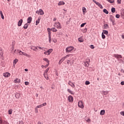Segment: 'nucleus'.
<instances>
[{
    "mask_svg": "<svg viewBox=\"0 0 124 124\" xmlns=\"http://www.w3.org/2000/svg\"><path fill=\"white\" fill-rule=\"evenodd\" d=\"M53 27H54V28H56V29H62V25L59 21L54 22L53 24Z\"/></svg>",
    "mask_w": 124,
    "mask_h": 124,
    "instance_id": "1",
    "label": "nucleus"
},
{
    "mask_svg": "<svg viewBox=\"0 0 124 124\" xmlns=\"http://www.w3.org/2000/svg\"><path fill=\"white\" fill-rule=\"evenodd\" d=\"M73 60V57H69V59L67 60V64H70L71 66H72V64L74 63V62H73V61H72Z\"/></svg>",
    "mask_w": 124,
    "mask_h": 124,
    "instance_id": "2",
    "label": "nucleus"
},
{
    "mask_svg": "<svg viewBox=\"0 0 124 124\" xmlns=\"http://www.w3.org/2000/svg\"><path fill=\"white\" fill-rule=\"evenodd\" d=\"M73 50H74V46H71L67 47L65 49L66 53H70Z\"/></svg>",
    "mask_w": 124,
    "mask_h": 124,
    "instance_id": "3",
    "label": "nucleus"
},
{
    "mask_svg": "<svg viewBox=\"0 0 124 124\" xmlns=\"http://www.w3.org/2000/svg\"><path fill=\"white\" fill-rule=\"evenodd\" d=\"M93 2H94V3H95V4L98 5V6L99 7H100V8H101V9H103V6H102V5H101V4L97 2L96 1H95V0H93Z\"/></svg>",
    "mask_w": 124,
    "mask_h": 124,
    "instance_id": "4",
    "label": "nucleus"
},
{
    "mask_svg": "<svg viewBox=\"0 0 124 124\" xmlns=\"http://www.w3.org/2000/svg\"><path fill=\"white\" fill-rule=\"evenodd\" d=\"M78 106L80 108H81L83 109L84 108V104L83 103V102L82 101H79L78 103Z\"/></svg>",
    "mask_w": 124,
    "mask_h": 124,
    "instance_id": "5",
    "label": "nucleus"
},
{
    "mask_svg": "<svg viewBox=\"0 0 124 124\" xmlns=\"http://www.w3.org/2000/svg\"><path fill=\"white\" fill-rule=\"evenodd\" d=\"M71 57H73V55L72 54H68V55H67L66 56L62 58L61 60H62V62H63V61H64L65 59H67L68 58Z\"/></svg>",
    "mask_w": 124,
    "mask_h": 124,
    "instance_id": "6",
    "label": "nucleus"
},
{
    "mask_svg": "<svg viewBox=\"0 0 124 124\" xmlns=\"http://www.w3.org/2000/svg\"><path fill=\"white\" fill-rule=\"evenodd\" d=\"M90 62H91V60L88 59L87 61L84 62V66L88 67V66L90 65Z\"/></svg>",
    "mask_w": 124,
    "mask_h": 124,
    "instance_id": "7",
    "label": "nucleus"
},
{
    "mask_svg": "<svg viewBox=\"0 0 124 124\" xmlns=\"http://www.w3.org/2000/svg\"><path fill=\"white\" fill-rule=\"evenodd\" d=\"M68 101L69 102H73V97L71 95L69 96L68 97Z\"/></svg>",
    "mask_w": 124,
    "mask_h": 124,
    "instance_id": "8",
    "label": "nucleus"
},
{
    "mask_svg": "<svg viewBox=\"0 0 124 124\" xmlns=\"http://www.w3.org/2000/svg\"><path fill=\"white\" fill-rule=\"evenodd\" d=\"M3 76H4V77L8 78L10 77V73L8 72L4 73L3 74Z\"/></svg>",
    "mask_w": 124,
    "mask_h": 124,
    "instance_id": "9",
    "label": "nucleus"
},
{
    "mask_svg": "<svg viewBox=\"0 0 124 124\" xmlns=\"http://www.w3.org/2000/svg\"><path fill=\"white\" fill-rule=\"evenodd\" d=\"M0 124H9L6 121H3L2 119H0Z\"/></svg>",
    "mask_w": 124,
    "mask_h": 124,
    "instance_id": "10",
    "label": "nucleus"
},
{
    "mask_svg": "<svg viewBox=\"0 0 124 124\" xmlns=\"http://www.w3.org/2000/svg\"><path fill=\"white\" fill-rule=\"evenodd\" d=\"M114 58H116V59H122L123 57L121 55L119 54H114Z\"/></svg>",
    "mask_w": 124,
    "mask_h": 124,
    "instance_id": "11",
    "label": "nucleus"
},
{
    "mask_svg": "<svg viewBox=\"0 0 124 124\" xmlns=\"http://www.w3.org/2000/svg\"><path fill=\"white\" fill-rule=\"evenodd\" d=\"M31 21H32V18L31 16H30L27 19V24H31Z\"/></svg>",
    "mask_w": 124,
    "mask_h": 124,
    "instance_id": "12",
    "label": "nucleus"
},
{
    "mask_svg": "<svg viewBox=\"0 0 124 124\" xmlns=\"http://www.w3.org/2000/svg\"><path fill=\"white\" fill-rule=\"evenodd\" d=\"M30 48L31 50H33V51H35V52H36V49H37V46H30Z\"/></svg>",
    "mask_w": 124,
    "mask_h": 124,
    "instance_id": "13",
    "label": "nucleus"
},
{
    "mask_svg": "<svg viewBox=\"0 0 124 124\" xmlns=\"http://www.w3.org/2000/svg\"><path fill=\"white\" fill-rule=\"evenodd\" d=\"M19 55H20L21 56L23 55V56H26V57H29V55H28V54H27L25 52H23L21 50H20V52L19 53Z\"/></svg>",
    "mask_w": 124,
    "mask_h": 124,
    "instance_id": "14",
    "label": "nucleus"
},
{
    "mask_svg": "<svg viewBox=\"0 0 124 124\" xmlns=\"http://www.w3.org/2000/svg\"><path fill=\"white\" fill-rule=\"evenodd\" d=\"M23 23V19H21L18 22L17 25L18 27H21L22 26V24Z\"/></svg>",
    "mask_w": 124,
    "mask_h": 124,
    "instance_id": "15",
    "label": "nucleus"
},
{
    "mask_svg": "<svg viewBox=\"0 0 124 124\" xmlns=\"http://www.w3.org/2000/svg\"><path fill=\"white\" fill-rule=\"evenodd\" d=\"M68 85L71 86L72 88H75V85H74V83H73L72 82L69 81L68 82Z\"/></svg>",
    "mask_w": 124,
    "mask_h": 124,
    "instance_id": "16",
    "label": "nucleus"
},
{
    "mask_svg": "<svg viewBox=\"0 0 124 124\" xmlns=\"http://www.w3.org/2000/svg\"><path fill=\"white\" fill-rule=\"evenodd\" d=\"M46 105H47V103H44L42 105L37 106V108H41L42 107H43V106H46Z\"/></svg>",
    "mask_w": 124,
    "mask_h": 124,
    "instance_id": "17",
    "label": "nucleus"
},
{
    "mask_svg": "<svg viewBox=\"0 0 124 124\" xmlns=\"http://www.w3.org/2000/svg\"><path fill=\"white\" fill-rule=\"evenodd\" d=\"M14 83H16V84H19L21 82V80L19 78H16L14 81Z\"/></svg>",
    "mask_w": 124,
    "mask_h": 124,
    "instance_id": "18",
    "label": "nucleus"
},
{
    "mask_svg": "<svg viewBox=\"0 0 124 124\" xmlns=\"http://www.w3.org/2000/svg\"><path fill=\"white\" fill-rule=\"evenodd\" d=\"M39 14L40 15H44V12H43V10H42V9H39Z\"/></svg>",
    "mask_w": 124,
    "mask_h": 124,
    "instance_id": "19",
    "label": "nucleus"
},
{
    "mask_svg": "<svg viewBox=\"0 0 124 124\" xmlns=\"http://www.w3.org/2000/svg\"><path fill=\"white\" fill-rule=\"evenodd\" d=\"M51 31H53V32H57V31H58V30H57V29H56V27H53V28H51Z\"/></svg>",
    "mask_w": 124,
    "mask_h": 124,
    "instance_id": "20",
    "label": "nucleus"
},
{
    "mask_svg": "<svg viewBox=\"0 0 124 124\" xmlns=\"http://www.w3.org/2000/svg\"><path fill=\"white\" fill-rule=\"evenodd\" d=\"M82 12L84 15H85V13H87V9H86L85 7H82Z\"/></svg>",
    "mask_w": 124,
    "mask_h": 124,
    "instance_id": "21",
    "label": "nucleus"
},
{
    "mask_svg": "<svg viewBox=\"0 0 124 124\" xmlns=\"http://www.w3.org/2000/svg\"><path fill=\"white\" fill-rule=\"evenodd\" d=\"M102 93L104 94V95H107L108 93H109V91H102Z\"/></svg>",
    "mask_w": 124,
    "mask_h": 124,
    "instance_id": "22",
    "label": "nucleus"
},
{
    "mask_svg": "<svg viewBox=\"0 0 124 124\" xmlns=\"http://www.w3.org/2000/svg\"><path fill=\"white\" fill-rule=\"evenodd\" d=\"M52 52H53V49L51 48V49H48L46 51V53H47V55H50V53H51Z\"/></svg>",
    "mask_w": 124,
    "mask_h": 124,
    "instance_id": "23",
    "label": "nucleus"
},
{
    "mask_svg": "<svg viewBox=\"0 0 124 124\" xmlns=\"http://www.w3.org/2000/svg\"><path fill=\"white\" fill-rule=\"evenodd\" d=\"M64 4H65V3H64V2H63V1H60V2L58 3V5H59V6H61V5H64Z\"/></svg>",
    "mask_w": 124,
    "mask_h": 124,
    "instance_id": "24",
    "label": "nucleus"
},
{
    "mask_svg": "<svg viewBox=\"0 0 124 124\" xmlns=\"http://www.w3.org/2000/svg\"><path fill=\"white\" fill-rule=\"evenodd\" d=\"M18 62V59H15L13 62V66H15L16 63Z\"/></svg>",
    "mask_w": 124,
    "mask_h": 124,
    "instance_id": "25",
    "label": "nucleus"
},
{
    "mask_svg": "<svg viewBox=\"0 0 124 124\" xmlns=\"http://www.w3.org/2000/svg\"><path fill=\"white\" fill-rule=\"evenodd\" d=\"M109 19L111 21V22H112V23H113V24H114V16H111L109 17Z\"/></svg>",
    "mask_w": 124,
    "mask_h": 124,
    "instance_id": "26",
    "label": "nucleus"
},
{
    "mask_svg": "<svg viewBox=\"0 0 124 124\" xmlns=\"http://www.w3.org/2000/svg\"><path fill=\"white\" fill-rule=\"evenodd\" d=\"M0 14L1 15V17L2 19V20L4 19V16H3V14H2V11H0Z\"/></svg>",
    "mask_w": 124,
    "mask_h": 124,
    "instance_id": "27",
    "label": "nucleus"
},
{
    "mask_svg": "<svg viewBox=\"0 0 124 124\" xmlns=\"http://www.w3.org/2000/svg\"><path fill=\"white\" fill-rule=\"evenodd\" d=\"M40 22V18H38L37 20L36 21V26H37Z\"/></svg>",
    "mask_w": 124,
    "mask_h": 124,
    "instance_id": "28",
    "label": "nucleus"
},
{
    "mask_svg": "<svg viewBox=\"0 0 124 124\" xmlns=\"http://www.w3.org/2000/svg\"><path fill=\"white\" fill-rule=\"evenodd\" d=\"M28 27H29V24H28V23H26L24 25L23 28H24V29H25V30H27V29H28Z\"/></svg>",
    "mask_w": 124,
    "mask_h": 124,
    "instance_id": "29",
    "label": "nucleus"
},
{
    "mask_svg": "<svg viewBox=\"0 0 124 124\" xmlns=\"http://www.w3.org/2000/svg\"><path fill=\"white\" fill-rule=\"evenodd\" d=\"M104 114H105V110L103 109L101 110L100 112V115H104Z\"/></svg>",
    "mask_w": 124,
    "mask_h": 124,
    "instance_id": "30",
    "label": "nucleus"
},
{
    "mask_svg": "<svg viewBox=\"0 0 124 124\" xmlns=\"http://www.w3.org/2000/svg\"><path fill=\"white\" fill-rule=\"evenodd\" d=\"M16 98H19L21 97V95L19 93H16L15 95Z\"/></svg>",
    "mask_w": 124,
    "mask_h": 124,
    "instance_id": "31",
    "label": "nucleus"
},
{
    "mask_svg": "<svg viewBox=\"0 0 124 124\" xmlns=\"http://www.w3.org/2000/svg\"><path fill=\"white\" fill-rule=\"evenodd\" d=\"M48 40L49 43H51V42H52V38H51V35H48Z\"/></svg>",
    "mask_w": 124,
    "mask_h": 124,
    "instance_id": "32",
    "label": "nucleus"
},
{
    "mask_svg": "<svg viewBox=\"0 0 124 124\" xmlns=\"http://www.w3.org/2000/svg\"><path fill=\"white\" fill-rule=\"evenodd\" d=\"M67 92H68V93H71V94H74V93H73V92H72V91L70 90V89H67Z\"/></svg>",
    "mask_w": 124,
    "mask_h": 124,
    "instance_id": "33",
    "label": "nucleus"
},
{
    "mask_svg": "<svg viewBox=\"0 0 124 124\" xmlns=\"http://www.w3.org/2000/svg\"><path fill=\"white\" fill-rule=\"evenodd\" d=\"M47 31H48V35H51V29H50V28H47Z\"/></svg>",
    "mask_w": 124,
    "mask_h": 124,
    "instance_id": "34",
    "label": "nucleus"
},
{
    "mask_svg": "<svg viewBox=\"0 0 124 124\" xmlns=\"http://www.w3.org/2000/svg\"><path fill=\"white\" fill-rule=\"evenodd\" d=\"M103 12L104 13H106V14H109V12H108V11H107L106 10V9H105L103 10Z\"/></svg>",
    "mask_w": 124,
    "mask_h": 124,
    "instance_id": "35",
    "label": "nucleus"
},
{
    "mask_svg": "<svg viewBox=\"0 0 124 124\" xmlns=\"http://www.w3.org/2000/svg\"><path fill=\"white\" fill-rule=\"evenodd\" d=\"M43 61H45V62H47L48 64H49V60H48V59L44 58Z\"/></svg>",
    "mask_w": 124,
    "mask_h": 124,
    "instance_id": "36",
    "label": "nucleus"
},
{
    "mask_svg": "<svg viewBox=\"0 0 124 124\" xmlns=\"http://www.w3.org/2000/svg\"><path fill=\"white\" fill-rule=\"evenodd\" d=\"M111 12L112 13H115V12H116V9L115 8H111Z\"/></svg>",
    "mask_w": 124,
    "mask_h": 124,
    "instance_id": "37",
    "label": "nucleus"
},
{
    "mask_svg": "<svg viewBox=\"0 0 124 124\" xmlns=\"http://www.w3.org/2000/svg\"><path fill=\"white\" fill-rule=\"evenodd\" d=\"M8 114L9 115H11L12 114V109H9L8 110Z\"/></svg>",
    "mask_w": 124,
    "mask_h": 124,
    "instance_id": "38",
    "label": "nucleus"
},
{
    "mask_svg": "<svg viewBox=\"0 0 124 124\" xmlns=\"http://www.w3.org/2000/svg\"><path fill=\"white\" fill-rule=\"evenodd\" d=\"M49 66V64H46V65H42V67L43 68H46V67H48V66Z\"/></svg>",
    "mask_w": 124,
    "mask_h": 124,
    "instance_id": "39",
    "label": "nucleus"
},
{
    "mask_svg": "<svg viewBox=\"0 0 124 124\" xmlns=\"http://www.w3.org/2000/svg\"><path fill=\"white\" fill-rule=\"evenodd\" d=\"M103 33L104 34H108V31L106 30H104Z\"/></svg>",
    "mask_w": 124,
    "mask_h": 124,
    "instance_id": "40",
    "label": "nucleus"
},
{
    "mask_svg": "<svg viewBox=\"0 0 124 124\" xmlns=\"http://www.w3.org/2000/svg\"><path fill=\"white\" fill-rule=\"evenodd\" d=\"M50 69L49 68H47L45 71V73L44 74H47V72H48V71H49V70Z\"/></svg>",
    "mask_w": 124,
    "mask_h": 124,
    "instance_id": "41",
    "label": "nucleus"
},
{
    "mask_svg": "<svg viewBox=\"0 0 124 124\" xmlns=\"http://www.w3.org/2000/svg\"><path fill=\"white\" fill-rule=\"evenodd\" d=\"M78 41L79 42H84V40H83V39H82L81 38H78Z\"/></svg>",
    "mask_w": 124,
    "mask_h": 124,
    "instance_id": "42",
    "label": "nucleus"
},
{
    "mask_svg": "<svg viewBox=\"0 0 124 124\" xmlns=\"http://www.w3.org/2000/svg\"><path fill=\"white\" fill-rule=\"evenodd\" d=\"M46 74H44V77L46 79V80H48L49 79V77L46 76Z\"/></svg>",
    "mask_w": 124,
    "mask_h": 124,
    "instance_id": "43",
    "label": "nucleus"
},
{
    "mask_svg": "<svg viewBox=\"0 0 124 124\" xmlns=\"http://www.w3.org/2000/svg\"><path fill=\"white\" fill-rule=\"evenodd\" d=\"M87 123L88 124H91V119L90 118H88L87 120H86Z\"/></svg>",
    "mask_w": 124,
    "mask_h": 124,
    "instance_id": "44",
    "label": "nucleus"
},
{
    "mask_svg": "<svg viewBox=\"0 0 124 124\" xmlns=\"http://www.w3.org/2000/svg\"><path fill=\"white\" fill-rule=\"evenodd\" d=\"M87 23H82L81 24V25H80L81 28H83V27L85 26V25H86Z\"/></svg>",
    "mask_w": 124,
    "mask_h": 124,
    "instance_id": "45",
    "label": "nucleus"
},
{
    "mask_svg": "<svg viewBox=\"0 0 124 124\" xmlns=\"http://www.w3.org/2000/svg\"><path fill=\"white\" fill-rule=\"evenodd\" d=\"M102 37L103 38V39H105V35H104V34H103V33H102Z\"/></svg>",
    "mask_w": 124,
    "mask_h": 124,
    "instance_id": "46",
    "label": "nucleus"
},
{
    "mask_svg": "<svg viewBox=\"0 0 124 124\" xmlns=\"http://www.w3.org/2000/svg\"><path fill=\"white\" fill-rule=\"evenodd\" d=\"M121 2H122V0H117L118 4H121Z\"/></svg>",
    "mask_w": 124,
    "mask_h": 124,
    "instance_id": "47",
    "label": "nucleus"
},
{
    "mask_svg": "<svg viewBox=\"0 0 124 124\" xmlns=\"http://www.w3.org/2000/svg\"><path fill=\"white\" fill-rule=\"evenodd\" d=\"M90 84H91V83L89 81H86L85 82V85H90Z\"/></svg>",
    "mask_w": 124,
    "mask_h": 124,
    "instance_id": "48",
    "label": "nucleus"
},
{
    "mask_svg": "<svg viewBox=\"0 0 124 124\" xmlns=\"http://www.w3.org/2000/svg\"><path fill=\"white\" fill-rule=\"evenodd\" d=\"M115 17H116V18H117V19H119V18H120V16L119 14H117V15H116Z\"/></svg>",
    "mask_w": 124,
    "mask_h": 124,
    "instance_id": "49",
    "label": "nucleus"
},
{
    "mask_svg": "<svg viewBox=\"0 0 124 124\" xmlns=\"http://www.w3.org/2000/svg\"><path fill=\"white\" fill-rule=\"evenodd\" d=\"M30 84V82H28V81H25V85H26V86L29 85Z\"/></svg>",
    "mask_w": 124,
    "mask_h": 124,
    "instance_id": "50",
    "label": "nucleus"
},
{
    "mask_svg": "<svg viewBox=\"0 0 124 124\" xmlns=\"http://www.w3.org/2000/svg\"><path fill=\"white\" fill-rule=\"evenodd\" d=\"M21 52V50H19V49H17L16 50V54H20V52Z\"/></svg>",
    "mask_w": 124,
    "mask_h": 124,
    "instance_id": "51",
    "label": "nucleus"
},
{
    "mask_svg": "<svg viewBox=\"0 0 124 124\" xmlns=\"http://www.w3.org/2000/svg\"><path fill=\"white\" fill-rule=\"evenodd\" d=\"M90 48H91V49H94V46H93V45H91V46H90Z\"/></svg>",
    "mask_w": 124,
    "mask_h": 124,
    "instance_id": "52",
    "label": "nucleus"
},
{
    "mask_svg": "<svg viewBox=\"0 0 124 124\" xmlns=\"http://www.w3.org/2000/svg\"><path fill=\"white\" fill-rule=\"evenodd\" d=\"M37 48H38L39 50H43V47H41L40 46H37Z\"/></svg>",
    "mask_w": 124,
    "mask_h": 124,
    "instance_id": "53",
    "label": "nucleus"
},
{
    "mask_svg": "<svg viewBox=\"0 0 124 124\" xmlns=\"http://www.w3.org/2000/svg\"><path fill=\"white\" fill-rule=\"evenodd\" d=\"M120 114L122 115V116H124V111H121L120 112Z\"/></svg>",
    "mask_w": 124,
    "mask_h": 124,
    "instance_id": "54",
    "label": "nucleus"
},
{
    "mask_svg": "<svg viewBox=\"0 0 124 124\" xmlns=\"http://www.w3.org/2000/svg\"><path fill=\"white\" fill-rule=\"evenodd\" d=\"M62 60H60L59 62V64H62Z\"/></svg>",
    "mask_w": 124,
    "mask_h": 124,
    "instance_id": "55",
    "label": "nucleus"
},
{
    "mask_svg": "<svg viewBox=\"0 0 124 124\" xmlns=\"http://www.w3.org/2000/svg\"><path fill=\"white\" fill-rule=\"evenodd\" d=\"M121 85H122V86L124 85V81H122L121 82Z\"/></svg>",
    "mask_w": 124,
    "mask_h": 124,
    "instance_id": "56",
    "label": "nucleus"
},
{
    "mask_svg": "<svg viewBox=\"0 0 124 124\" xmlns=\"http://www.w3.org/2000/svg\"><path fill=\"white\" fill-rule=\"evenodd\" d=\"M53 42H54V43H57V40L54 39V40H53Z\"/></svg>",
    "mask_w": 124,
    "mask_h": 124,
    "instance_id": "57",
    "label": "nucleus"
},
{
    "mask_svg": "<svg viewBox=\"0 0 124 124\" xmlns=\"http://www.w3.org/2000/svg\"><path fill=\"white\" fill-rule=\"evenodd\" d=\"M57 21V18H54L53 19V21H54V22H57V21Z\"/></svg>",
    "mask_w": 124,
    "mask_h": 124,
    "instance_id": "58",
    "label": "nucleus"
},
{
    "mask_svg": "<svg viewBox=\"0 0 124 124\" xmlns=\"http://www.w3.org/2000/svg\"><path fill=\"white\" fill-rule=\"evenodd\" d=\"M87 32V28H85L84 29V32Z\"/></svg>",
    "mask_w": 124,
    "mask_h": 124,
    "instance_id": "59",
    "label": "nucleus"
},
{
    "mask_svg": "<svg viewBox=\"0 0 124 124\" xmlns=\"http://www.w3.org/2000/svg\"><path fill=\"white\" fill-rule=\"evenodd\" d=\"M121 15H122V16H123V17H124V12L122 13Z\"/></svg>",
    "mask_w": 124,
    "mask_h": 124,
    "instance_id": "60",
    "label": "nucleus"
},
{
    "mask_svg": "<svg viewBox=\"0 0 124 124\" xmlns=\"http://www.w3.org/2000/svg\"><path fill=\"white\" fill-rule=\"evenodd\" d=\"M36 13H37V14L39 15V11H37L36 12Z\"/></svg>",
    "mask_w": 124,
    "mask_h": 124,
    "instance_id": "61",
    "label": "nucleus"
},
{
    "mask_svg": "<svg viewBox=\"0 0 124 124\" xmlns=\"http://www.w3.org/2000/svg\"><path fill=\"white\" fill-rule=\"evenodd\" d=\"M38 124H43L41 123V122H38Z\"/></svg>",
    "mask_w": 124,
    "mask_h": 124,
    "instance_id": "62",
    "label": "nucleus"
},
{
    "mask_svg": "<svg viewBox=\"0 0 124 124\" xmlns=\"http://www.w3.org/2000/svg\"><path fill=\"white\" fill-rule=\"evenodd\" d=\"M122 38L123 39H124V35H122Z\"/></svg>",
    "mask_w": 124,
    "mask_h": 124,
    "instance_id": "63",
    "label": "nucleus"
},
{
    "mask_svg": "<svg viewBox=\"0 0 124 124\" xmlns=\"http://www.w3.org/2000/svg\"><path fill=\"white\" fill-rule=\"evenodd\" d=\"M108 24H105L104 25V27H108Z\"/></svg>",
    "mask_w": 124,
    "mask_h": 124,
    "instance_id": "64",
    "label": "nucleus"
}]
</instances>
